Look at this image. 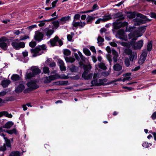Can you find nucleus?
Wrapping results in <instances>:
<instances>
[{"mask_svg": "<svg viewBox=\"0 0 156 156\" xmlns=\"http://www.w3.org/2000/svg\"><path fill=\"white\" fill-rule=\"evenodd\" d=\"M20 76L17 74H13L11 77V79L14 81H17L19 80Z\"/></svg>", "mask_w": 156, "mask_h": 156, "instance_id": "29", "label": "nucleus"}, {"mask_svg": "<svg viewBox=\"0 0 156 156\" xmlns=\"http://www.w3.org/2000/svg\"><path fill=\"white\" fill-rule=\"evenodd\" d=\"M110 45L113 47H117V44L115 42H112L110 43Z\"/></svg>", "mask_w": 156, "mask_h": 156, "instance_id": "63", "label": "nucleus"}, {"mask_svg": "<svg viewBox=\"0 0 156 156\" xmlns=\"http://www.w3.org/2000/svg\"><path fill=\"white\" fill-rule=\"evenodd\" d=\"M56 78V75H54L49 76L48 77H46V79L44 81L45 83H49L51 81L54 80Z\"/></svg>", "mask_w": 156, "mask_h": 156, "instance_id": "11", "label": "nucleus"}, {"mask_svg": "<svg viewBox=\"0 0 156 156\" xmlns=\"http://www.w3.org/2000/svg\"><path fill=\"white\" fill-rule=\"evenodd\" d=\"M52 23L55 27H58L59 26L60 22L59 23L58 21H55L53 22Z\"/></svg>", "mask_w": 156, "mask_h": 156, "instance_id": "43", "label": "nucleus"}, {"mask_svg": "<svg viewBox=\"0 0 156 156\" xmlns=\"http://www.w3.org/2000/svg\"><path fill=\"white\" fill-rule=\"evenodd\" d=\"M137 17H140L141 19H134V21L136 23L134 24L135 26H137L141 24L145 23L147 21L150 22L151 20L148 19L146 16H144L141 13H138L136 14Z\"/></svg>", "mask_w": 156, "mask_h": 156, "instance_id": "1", "label": "nucleus"}, {"mask_svg": "<svg viewBox=\"0 0 156 156\" xmlns=\"http://www.w3.org/2000/svg\"><path fill=\"white\" fill-rule=\"evenodd\" d=\"M135 13L133 12H130V13L128 15V17L129 18H133L135 17Z\"/></svg>", "mask_w": 156, "mask_h": 156, "instance_id": "46", "label": "nucleus"}, {"mask_svg": "<svg viewBox=\"0 0 156 156\" xmlns=\"http://www.w3.org/2000/svg\"><path fill=\"white\" fill-rule=\"evenodd\" d=\"M145 29L144 27L140 28L139 29V31H141V34L140 35H138L137 36V37L141 36L142 35V34L145 32Z\"/></svg>", "mask_w": 156, "mask_h": 156, "instance_id": "51", "label": "nucleus"}, {"mask_svg": "<svg viewBox=\"0 0 156 156\" xmlns=\"http://www.w3.org/2000/svg\"><path fill=\"white\" fill-rule=\"evenodd\" d=\"M43 72L46 74L48 73L49 72V68L46 67H45L43 69Z\"/></svg>", "mask_w": 156, "mask_h": 156, "instance_id": "47", "label": "nucleus"}, {"mask_svg": "<svg viewBox=\"0 0 156 156\" xmlns=\"http://www.w3.org/2000/svg\"><path fill=\"white\" fill-rule=\"evenodd\" d=\"M97 43L98 44L99 46H101L104 45V44L103 42L104 41V39L100 35L98 36L97 38Z\"/></svg>", "mask_w": 156, "mask_h": 156, "instance_id": "16", "label": "nucleus"}, {"mask_svg": "<svg viewBox=\"0 0 156 156\" xmlns=\"http://www.w3.org/2000/svg\"><path fill=\"white\" fill-rule=\"evenodd\" d=\"M78 54L80 56V57L81 60L83 61H84L85 60V58L82 55V54H81V53L80 52V51H78Z\"/></svg>", "mask_w": 156, "mask_h": 156, "instance_id": "50", "label": "nucleus"}, {"mask_svg": "<svg viewBox=\"0 0 156 156\" xmlns=\"http://www.w3.org/2000/svg\"><path fill=\"white\" fill-rule=\"evenodd\" d=\"M13 125V123L12 122H7L3 127L4 128L9 129Z\"/></svg>", "mask_w": 156, "mask_h": 156, "instance_id": "27", "label": "nucleus"}, {"mask_svg": "<svg viewBox=\"0 0 156 156\" xmlns=\"http://www.w3.org/2000/svg\"><path fill=\"white\" fill-rule=\"evenodd\" d=\"M45 24V23L44 21H42L40 22V23L38 24V26L40 27L43 26Z\"/></svg>", "mask_w": 156, "mask_h": 156, "instance_id": "59", "label": "nucleus"}, {"mask_svg": "<svg viewBox=\"0 0 156 156\" xmlns=\"http://www.w3.org/2000/svg\"><path fill=\"white\" fill-rule=\"evenodd\" d=\"M128 36L129 38V39H131L133 38L132 39V40L133 41H135L137 39V38L136 37H133L134 36V35L132 33H130L129 34H128Z\"/></svg>", "mask_w": 156, "mask_h": 156, "instance_id": "39", "label": "nucleus"}, {"mask_svg": "<svg viewBox=\"0 0 156 156\" xmlns=\"http://www.w3.org/2000/svg\"><path fill=\"white\" fill-rule=\"evenodd\" d=\"M99 67L103 70H106L107 67L105 64L103 63H101L98 64Z\"/></svg>", "mask_w": 156, "mask_h": 156, "instance_id": "34", "label": "nucleus"}, {"mask_svg": "<svg viewBox=\"0 0 156 156\" xmlns=\"http://www.w3.org/2000/svg\"><path fill=\"white\" fill-rule=\"evenodd\" d=\"M122 66L119 63H116L113 66L114 70L116 71H119L122 70Z\"/></svg>", "mask_w": 156, "mask_h": 156, "instance_id": "22", "label": "nucleus"}, {"mask_svg": "<svg viewBox=\"0 0 156 156\" xmlns=\"http://www.w3.org/2000/svg\"><path fill=\"white\" fill-rule=\"evenodd\" d=\"M70 17L69 16H65L62 17L61 19L59 20V21H60V24H64L66 22V21H69L70 19Z\"/></svg>", "mask_w": 156, "mask_h": 156, "instance_id": "18", "label": "nucleus"}, {"mask_svg": "<svg viewBox=\"0 0 156 156\" xmlns=\"http://www.w3.org/2000/svg\"><path fill=\"white\" fill-rule=\"evenodd\" d=\"M92 8V10L93 11L96 9H97L98 8V7L97 4H95L93 5Z\"/></svg>", "mask_w": 156, "mask_h": 156, "instance_id": "55", "label": "nucleus"}, {"mask_svg": "<svg viewBox=\"0 0 156 156\" xmlns=\"http://www.w3.org/2000/svg\"><path fill=\"white\" fill-rule=\"evenodd\" d=\"M150 14L151 17L156 19V13H155L153 12H151Z\"/></svg>", "mask_w": 156, "mask_h": 156, "instance_id": "61", "label": "nucleus"}, {"mask_svg": "<svg viewBox=\"0 0 156 156\" xmlns=\"http://www.w3.org/2000/svg\"><path fill=\"white\" fill-rule=\"evenodd\" d=\"M97 17H95L94 16H89L88 15L87 17L86 20L87 22V24H90L92 23V21L94 20L95 18H97Z\"/></svg>", "mask_w": 156, "mask_h": 156, "instance_id": "21", "label": "nucleus"}, {"mask_svg": "<svg viewBox=\"0 0 156 156\" xmlns=\"http://www.w3.org/2000/svg\"><path fill=\"white\" fill-rule=\"evenodd\" d=\"M121 45L123 46L127 47L128 45V44L126 42H122L120 43Z\"/></svg>", "mask_w": 156, "mask_h": 156, "instance_id": "60", "label": "nucleus"}, {"mask_svg": "<svg viewBox=\"0 0 156 156\" xmlns=\"http://www.w3.org/2000/svg\"><path fill=\"white\" fill-rule=\"evenodd\" d=\"M73 36L70 34H68L67 35V40L68 41H73Z\"/></svg>", "mask_w": 156, "mask_h": 156, "instance_id": "48", "label": "nucleus"}, {"mask_svg": "<svg viewBox=\"0 0 156 156\" xmlns=\"http://www.w3.org/2000/svg\"><path fill=\"white\" fill-rule=\"evenodd\" d=\"M83 52L87 56H89L91 55L90 52L88 49L86 48H84L83 49Z\"/></svg>", "mask_w": 156, "mask_h": 156, "instance_id": "36", "label": "nucleus"}, {"mask_svg": "<svg viewBox=\"0 0 156 156\" xmlns=\"http://www.w3.org/2000/svg\"><path fill=\"white\" fill-rule=\"evenodd\" d=\"M78 69L77 66H71L70 68V70L71 72H75Z\"/></svg>", "mask_w": 156, "mask_h": 156, "instance_id": "38", "label": "nucleus"}, {"mask_svg": "<svg viewBox=\"0 0 156 156\" xmlns=\"http://www.w3.org/2000/svg\"><path fill=\"white\" fill-rule=\"evenodd\" d=\"M6 132L10 134H12L13 133L16 134V130L15 129H13L12 130H7Z\"/></svg>", "mask_w": 156, "mask_h": 156, "instance_id": "37", "label": "nucleus"}, {"mask_svg": "<svg viewBox=\"0 0 156 156\" xmlns=\"http://www.w3.org/2000/svg\"><path fill=\"white\" fill-rule=\"evenodd\" d=\"M61 85H67L68 83V81H60Z\"/></svg>", "mask_w": 156, "mask_h": 156, "instance_id": "58", "label": "nucleus"}, {"mask_svg": "<svg viewBox=\"0 0 156 156\" xmlns=\"http://www.w3.org/2000/svg\"><path fill=\"white\" fill-rule=\"evenodd\" d=\"M6 150L5 144H4L3 146L0 147V151H5Z\"/></svg>", "mask_w": 156, "mask_h": 156, "instance_id": "44", "label": "nucleus"}, {"mask_svg": "<svg viewBox=\"0 0 156 156\" xmlns=\"http://www.w3.org/2000/svg\"><path fill=\"white\" fill-rule=\"evenodd\" d=\"M4 139L5 140V146L6 145L7 147H11V143L10 141V140L8 139L6 137H4Z\"/></svg>", "mask_w": 156, "mask_h": 156, "instance_id": "30", "label": "nucleus"}, {"mask_svg": "<svg viewBox=\"0 0 156 156\" xmlns=\"http://www.w3.org/2000/svg\"><path fill=\"white\" fill-rule=\"evenodd\" d=\"M37 43L36 41H31L29 43V45L31 48L34 47L36 45Z\"/></svg>", "mask_w": 156, "mask_h": 156, "instance_id": "42", "label": "nucleus"}, {"mask_svg": "<svg viewBox=\"0 0 156 156\" xmlns=\"http://www.w3.org/2000/svg\"><path fill=\"white\" fill-rule=\"evenodd\" d=\"M8 41L7 38L5 37L0 38V47L3 50H5L7 49Z\"/></svg>", "mask_w": 156, "mask_h": 156, "instance_id": "3", "label": "nucleus"}, {"mask_svg": "<svg viewBox=\"0 0 156 156\" xmlns=\"http://www.w3.org/2000/svg\"><path fill=\"white\" fill-rule=\"evenodd\" d=\"M9 156H20V153L17 151H12L10 154Z\"/></svg>", "mask_w": 156, "mask_h": 156, "instance_id": "28", "label": "nucleus"}, {"mask_svg": "<svg viewBox=\"0 0 156 156\" xmlns=\"http://www.w3.org/2000/svg\"><path fill=\"white\" fill-rule=\"evenodd\" d=\"M49 66L50 67H54L56 66L55 63L54 62H51L49 64Z\"/></svg>", "mask_w": 156, "mask_h": 156, "instance_id": "62", "label": "nucleus"}, {"mask_svg": "<svg viewBox=\"0 0 156 156\" xmlns=\"http://www.w3.org/2000/svg\"><path fill=\"white\" fill-rule=\"evenodd\" d=\"M143 41L142 40L138 41L135 44V49H140L143 46Z\"/></svg>", "mask_w": 156, "mask_h": 156, "instance_id": "19", "label": "nucleus"}, {"mask_svg": "<svg viewBox=\"0 0 156 156\" xmlns=\"http://www.w3.org/2000/svg\"><path fill=\"white\" fill-rule=\"evenodd\" d=\"M91 83L92 84L91 86H99L103 85L104 84L103 80H102L99 79L98 80H94L91 82Z\"/></svg>", "mask_w": 156, "mask_h": 156, "instance_id": "7", "label": "nucleus"}, {"mask_svg": "<svg viewBox=\"0 0 156 156\" xmlns=\"http://www.w3.org/2000/svg\"><path fill=\"white\" fill-rule=\"evenodd\" d=\"M80 24V22H75L74 21H73V23L72 24V25L73 26V27H76L78 26H79V25Z\"/></svg>", "mask_w": 156, "mask_h": 156, "instance_id": "53", "label": "nucleus"}, {"mask_svg": "<svg viewBox=\"0 0 156 156\" xmlns=\"http://www.w3.org/2000/svg\"><path fill=\"white\" fill-rule=\"evenodd\" d=\"M132 79L129 76L125 77L122 79V81L124 82L126 80H130Z\"/></svg>", "mask_w": 156, "mask_h": 156, "instance_id": "57", "label": "nucleus"}, {"mask_svg": "<svg viewBox=\"0 0 156 156\" xmlns=\"http://www.w3.org/2000/svg\"><path fill=\"white\" fill-rule=\"evenodd\" d=\"M27 85L29 88L32 89H35L38 87V86L36 83L33 81H30L27 83Z\"/></svg>", "mask_w": 156, "mask_h": 156, "instance_id": "9", "label": "nucleus"}, {"mask_svg": "<svg viewBox=\"0 0 156 156\" xmlns=\"http://www.w3.org/2000/svg\"><path fill=\"white\" fill-rule=\"evenodd\" d=\"M121 22H118L117 21L113 23V25L114 28L115 30H117L122 27Z\"/></svg>", "mask_w": 156, "mask_h": 156, "instance_id": "17", "label": "nucleus"}, {"mask_svg": "<svg viewBox=\"0 0 156 156\" xmlns=\"http://www.w3.org/2000/svg\"><path fill=\"white\" fill-rule=\"evenodd\" d=\"M152 47V41L149 42L147 45V50L149 51H151Z\"/></svg>", "mask_w": 156, "mask_h": 156, "instance_id": "32", "label": "nucleus"}, {"mask_svg": "<svg viewBox=\"0 0 156 156\" xmlns=\"http://www.w3.org/2000/svg\"><path fill=\"white\" fill-rule=\"evenodd\" d=\"M10 81L9 80H3L2 82V85L4 87H7L10 83Z\"/></svg>", "mask_w": 156, "mask_h": 156, "instance_id": "24", "label": "nucleus"}, {"mask_svg": "<svg viewBox=\"0 0 156 156\" xmlns=\"http://www.w3.org/2000/svg\"><path fill=\"white\" fill-rule=\"evenodd\" d=\"M29 39V37L27 35H24V36H21L20 37V41L26 40L27 39Z\"/></svg>", "mask_w": 156, "mask_h": 156, "instance_id": "45", "label": "nucleus"}, {"mask_svg": "<svg viewBox=\"0 0 156 156\" xmlns=\"http://www.w3.org/2000/svg\"><path fill=\"white\" fill-rule=\"evenodd\" d=\"M44 36V34L43 33L39 31H37L35 32L34 39L36 41L40 42L43 39Z\"/></svg>", "mask_w": 156, "mask_h": 156, "instance_id": "5", "label": "nucleus"}, {"mask_svg": "<svg viewBox=\"0 0 156 156\" xmlns=\"http://www.w3.org/2000/svg\"><path fill=\"white\" fill-rule=\"evenodd\" d=\"M80 16V15L76 14L74 16V20H79Z\"/></svg>", "mask_w": 156, "mask_h": 156, "instance_id": "52", "label": "nucleus"}, {"mask_svg": "<svg viewBox=\"0 0 156 156\" xmlns=\"http://www.w3.org/2000/svg\"><path fill=\"white\" fill-rule=\"evenodd\" d=\"M114 18H119V20H122L124 19V17L123 15L121 12H119L113 15Z\"/></svg>", "mask_w": 156, "mask_h": 156, "instance_id": "13", "label": "nucleus"}, {"mask_svg": "<svg viewBox=\"0 0 156 156\" xmlns=\"http://www.w3.org/2000/svg\"><path fill=\"white\" fill-rule=\"evenodd\" d=\"M83 68L84 71L82 75V77L84 78L85 80H87L91 78L93 75V74L90 73L88 74L89 71L90 70L91 68V66L90 65H84L83 66Z\"/></svg>", "mask_w": 156, "mask_h": 156, "instance_id": "2", "label": "nucleus"}, {"mask_svg": "<svg viewBox=\"0 0 156 156\" xmlns=\"http://www.w3.org/2000/svg\"><path fill=\"white\" fill-rule=\"evenodd\" d=\"M112 18L110 15H106L103 18H100L99 19L100 21L102 22H105L111 19Z\"/></svg>", "mask_w": 156, "mask_h": 156, "instance_id": "23", "label": "nucleus"}, {"mask_svg": "<svg viewBox=\"0 0 156 156\" xmlns=\"http://www.w3.org/2000/svg\"><path fill=\"white\" fill-rule=\"evenodd\" d=\"M65 59L67 62H70L71 63L74 62L75 61V59L72 57L69 58L66 57H65Z\"/></svg>", "mask_w": 156, "mask_h": 156, "instance_id": "31", "label": "nucleus"}, {"mask_svg": "<svg viewBox=\"0 0 156 156\" xmlns=\"http://www.w3.org/2000/svg\"><path fill=\"white\" fill-rule=\"evenodd\" d=\"M107 58L109 62L111 64L112 62L111 55H107Z\"/></svg>", "mask_w": 156, "mask_h": 156, "instance_id": "54", "label": "nucleus"}, {"mask_svg": "<svg viewBox=\"0 0 156 156\" xmlns=\"http://www.w3.org/2000/svg\"><path fill=\"white\" fill-rule=\"evenodd\" d=\"M118 34L120 36H123L124 34V31L122 30H119L118 31Z\"/></svg>", "mask_w": 156, "mask_h": 156, "instance_id": "49", "label": "nucleus"}, {"mask_svg": "<svg viewBox=\"0 0 156 156\" xmlns=\"http://www.w3.org/2000/svg\"><path fill=\"white\" fill-rule=\"evenodd\" d=\"M124 53L126 55H129L133 52L129 48H126L124 50Z\"/></svg>", "mask_w": 156, "mask_h": 156, "instance_id": "35", "label": "nucleus"}, {"mask_svg": "<svg viewBox=\"0 0 156 156\" xmlns=\"http://www.w3.org/2000/svg\"><path fill=\"white\" fill-rule=\"evenodd\" d=\"M24 89V86L23 84H20L15 89V91L17 93L21 92Z\"/></svg>", "mask_w": 156, "mask_h": 156, "instance_id": "15", "label": "nucleus"}, {"mask_svg": "<svg viewBox=\"0 0 156 156\" xmlns=\"http://www.w3.org/2000/svg\"><path fill=\"white\" fill-rule=\"evenodd\" d=\"M130 60L129 59V58H125L124 62V64L125 65V66L127 67H128L130 66Z\"/></svg>", "mask_w": 156, "mask_h": 156, "instance_id": "33", "label": "nucleus"}, {"mask_svg": "<svg viewBox=\"0 0 156 156\" xmlns=\"http://www.w3.org/2000/svg\"><path fill=\"white\" fill-rule=\"evenodd\" d=\"M30 51L31 53L33 54L32 56L34 57L40 55L43 53V51L41 50V48L37 46L34 48L31 49Z\"/></svg>", "mask_w": 156, "mask_h": 156, "instance_id": "4", "label": "nucleus"}, {"mask_svg": "<svg viewBox=\"0 0 156 156\" xmlns=\"http://www.w3.org/2000/svg\"><path fill=\"white\" fill-rule=\"evenodd\" d=\"M58 37L55 36L54 38L50 40V42L52 46H54L56 45V42L58 40Z\"/></svg>", "mask_w": 156, "mask_h": 156, "instance_id": "20", "label": "nucleus"}, {"mask_svg": "<svg viewBox=\"0 0 156 156\" xmlns=\"http://www.w3.org/2000/svg\"><path fill=\"white\" fill-rule=\"evenodd\" d=\"M152 119H156V112H154L151 116Z\"/></svg>", "mask_w": 156, "mask_h": 156, "instance_id": "64", "label": "nucleus"}, {"mask_svg": "<svg viewBox=\"0 0 156 156\" xmlns=\"http://www.w3.org/2000/svg\"><path fill=\"white\" fill-rule=\"evenodd\" d=\"M1 114H2L1 115L3 116L5 115L6 117L9 118H11L12 117V115L10 114H9V113L6 111H2L1 112Z\"/></svg>", "mask_w": 156, "mask_h": 156, "instance_id": "26", "label": "nucleus"}, {"mask_svg": "<svg viewBox=\"0 0 156 156\" xmlns=\"http://www.w3.org/2000/svg\"><path fill=\"white\" fill-rule=\"evenodd\" d=\"M137 58L136 54L133 52L132 54L129 55V59L130 61L133 62L134 59H136Z\"/></svg>", "mask_w": 156, "mask_h": 156, "instance_id": "25", "label": "nucleus"}, {"mask_svg": "<svg viewBox=\"0 0 156 156\" xmlns=\"http://www.w3.org/2000/svg\"><path fill=\"white\" fill-rule=\"evenodd\" d=\"M34 76L33 75L32 73L31 72L30 73H26V77L27 79H29L30 78L32 77H34Z\"/></svg>", "mask_w": 156, "mask_h": 156, "instance_id": "41", "label": "nucleus"}, {"mask_svg": "<svg viewBox=\"0 0 156 156\" xmlns=\"http://www.w3.org/2000/svg\"><path fill=\"white\" fill-rule=\"evenodd\" d=\"M63 53L64 55L66 56H69L70 55V51L67 49H66L64 50Z\"/></svg>", "mask_w": 156, "mask_h": 156, "instance_id": "40", "label": "nucleus"}, {"mask_svg": "<svg viewBox=\"0 0 156 156\" xmlns=\"http://www.w3.org/2000/svg\"><path fill=\"white\" fill-rule=\"evenodd\" d=\"M113 57V60L114 62H116L117 61V58L119 56L118 53L114 49H112V50Z\"/></svg>", "mask_w": 156, "mask_h": 156, "instance_id": "14", "label": "nucleus"}, {"mask_svg": "<svg viewBox=\"0 0 156 156\" xmlns=\"http://www.w3.org/2000/svg\"><path fill=\"white\" fill-rule=\"evenodd\" d=\"M43 31L46 35L49 37H50V36L53 34L54 32V30H53L50 29L48 28H45L43 30Z\"/></svg>", "mask_w": 156, "mask_h": 156, "instance_id": "10", "label": "nucleus"}, {"mask_svg": "<svg viewBox=\"0 0 156 156\" xmlns=\"http://www.w3.org/2000/svg\"><path fill=\"white\" fill-rule=\"evenodd\" d=\"M11 45L14 48L18 50L20 48H23L25 46V44L23 42L18 43L15 41L12 42Z\"/></svg>", "mask_w": 156, "mask_h": 156, "instance_id": "6", "label": "nucleus"}, {"mask_svg": "<svg viewBox=\"0 0 156 156\" xmlns=\"http://www.w3.org/2000/svg\"><path fill=\"white\" fill-rule=\"evenodd\" d=\"M147 53V51H144L142 53L139 60V64H141L144 62L146 59Z\"/></svg>", "mask_w": 156, "mask_h": 156, "instance_id": "8", "label": "nucleus"}, {"mask_svg": "<svg viewBox=\"0 0 156 156\" xmlns=\"http://www.w3.org/2000/svg\"><path fill=\"white\" fill-rule=\"evenodd\" d=\"M133 27H126V31L130 32L132 31Z\"/></svg>", "mask_w": 156, "mask_h": 156, "instance_id": "56", "label": "nucleus"}, {"mask_svg": "<svg viewBox=\"0 0 156 156\" xmlns=\"http://www.w3.org/2000/svg\"><path fill=\"white\" fill-rule=\"evenodd\" d=\"M32 71V73L34 76L39 74L41 72V70L36 67H33L31 68Z\"/></svg>", "mask_w": 156, "mask_h": 156, "instance_id": "12", "label": "nucleus"}]
</instances>
